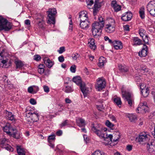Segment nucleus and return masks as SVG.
Returning <instances> with one entry per match:
<instances>
[{"label":"nucleus","instance_id":"f257e3e1","mask_svg":"<svg viewBox=\"0 0 155 155\" xmlns=\"http://www.w3.org/2000/svg\"><path fill=\"white\" fill-rule=\"evenodd\" d=\"M73 81L77 85L79 86L84 97H86L89 93V89L86 87L84 83H82L81 78L79 76L74 77L73 78Z\"/></svg>","mask_w":155,"mask_h":155},{"label":"nucleus","instance_id":"f03ea898","mask_svg":"<svg viewBox=\"0 0 155 155\" xmlns=\"http://www.w3.org/2000/svg\"><path fill=\"white\" fill-rule=\"evenodd\" d=\"M103 24H99L97 22L93 23L92 26V32L94 38H97L101 35L102 28L103 27Z\"/></svg>","mask_w":155,"mask_h":155},{"label":"nucleus","instance_id":"7ed1b4c3","mask_svg":"<svg viewBox=\"0 0 155 155\" xmlns=\"http://www.w3.org/2000/svg\"><path fill=\"white\" fill-rule=\"evenodd\" d=\"M8 54L6 50L2 47L0 48V67L2 68H7V62L8 59L7 57Z\"/></svg>","mask_w":155,"mask_h":155},{"label":"nucleus","instance_id":"20e7f679","mask_svg":"<svg viewBox=\"0 0 155 155\" xmlns=\"http://www.w3.org/2000/svg\"><path fill=\"white\" fill-rule=\"evenodd\" d=\"M106 23L104 26L105 32L109 33L114 32L115 27V22L114 20L111 18H108L107 19Z\"/></svg>","mask_w":155,"mask_h":155},{"label":"nucleus","instance_id":"39448f33","mask_svg":"<svg viewBox=\"0 0 155 155\" xmlns=\"http://www.w3.org/2000/svg\"><path fill=\"white\" fill-rule=\"evenodd\" d=\"M48 13L47 23L50 24H54L55 23V18L57 13L55 8H49L47 12Z\"/></svg>","mask_w":155,"mask_h":155},{"label":"nucleus","instance_id":"423d86ee","mask_svg":"<svg viewBox=\"0 0 155 155\" xmlns=\"http://www.w3.org/2000/svg\"><path fill=\"white\" fill-rule=\"evenodd\" d=\"M12 28V23L2 16H0V30L8 31Z\"/></svg>","mask_w":155,"mask_h":155},{"label":"nucleus","instance_id":"0eeeda50","mask_svg":"<svg viewBox=\"0 0 155 155\" xmlns=\"http://www.w3.org/2000/svg\"><path fill=\"white\" fill-rule=\"evenodd\" d=\"M150 135L146 132H141L137 138V141L140 143L143 144L147 142L150 140Z\"/></svg>","mask_w":155,"mask_h":155},{"label":"nucleus","instance_id":"6e6552de","mask_svg":"<svg viewBox=\"0 0 155 155\" xmlns=\"http://www.w3.org/2000/svg\"><path fill=\"white\" fill-rule=\"evenodd\" d=\"M149 107L146 102H141L139 104L138 107L136 110V112L143 114L148 112Z\"/></svg>","mask_w":155,"mask_h":155},{"label":"nucleus","instance_id":"1a4fd4ad","mask_svg":"<svg viewBox=\"0 0 155 155\" xmlns=\"http://www.w3.org/2000/svg\"><path fill=\"white\" fill-rule=\"evenodd\" d=\"M106 86V82L103 77L99 78L97 80V84L95 86L96 89L98 91H101Z\"/></svg>","mask_w":155,"mask_h":155},{"label":"nucleus","instance_id":"9d476101","mask_svg":"<svg viewBox=\"0 0 155 155\" xmlns=\"http://www.w3.org/2000/svg\"><path fill=\"white\" fill-rule=\"evenodd\" d=\"M147 8L150 15L155 17V1L150 2L147 5Z\"/></svg>","mask_w":155,"mask_h":155},{"label":"nucleus","instance_id":"9b49d317","mask_svg":"<svg viewBox=\"0 0 155 155\" xmlns=\"http://www.w3.org/2000/svg\"><path fill=\"white\" fill-rule=\"evenodd\" d=\"M7 140L5 138H2L0 142V147L2 148H5L8 151H13V148L7 144Z\"/></svg>","mask_w":155,"mask_h":155},{"label":"nucleus","instance_id":"f8f14e48","mask_svg":"<svg viewBox=\"0 0 155 155\" xmlns=\"http://www.w3.org/2000/svg\"><path fill=\"white\" fill-rule=\"evenodd\" d=\"M147 148L151 154H155V140H152L150 143L147 144Z\"/></svg>","mask_w":155,"mask_h":155},{"label":"nucleus","instance_id":"ddd939ff","mask_svg":"<svg viewBox=\"0 0 155 155\" xmlns=\"http://www.w3.org/2000/svg\"><path fill=\"white\" fill-rule=\"evenodd\" d=\"M122 97L126 100L130 106H131L133 102L131 99V94L129 92L124 91L122 90Z\"/></svg>","mask_w":155,"mask_h":155},{"label":"nucleus","instance_id":"4468645a","mask_svg":"<svg viewBox=\"0 0 155 155\" xmlns=\"http://www.w3.org/2000/svg\"><path fill=\"white\" fill-rule=\"evenodd\" d=\"M104 141L103 143L105 145L109 144L112 146L111 143L113 142V135L111 134H106L104 137L103 138Z\"/></svg>","mask_w":155,"mask_h":155},{"label":"nucleus","instance_id":"2eb2a0df","mask_svg":"<svg viewBox=\"0 0 155 155\" xmlns=\"http://www.w3.org/2000/svg\"><path fill=\"white\" fill-rule=\"evenodd\" d=\"M3 130L8 134L10 135L13 131L15 130V128L13 127L10 124H8L3 127Z\"/></svg>","mask_w":155,"mask_h":155},{"label":"nucleus","instance_id":"dca6fc26","mask_svg":"<svg viewBox=\"0 0 155 155\" xmlns=\"http://www.w3.org/2000/svg\"><path fill=\"white\" fill-rule=\"evenodd\" d=\"M132 17V14L130 12H127L122 14L121 18L122 20L125 21L130 20Z\"/></svg>","mask_w":155,"mask_h":155},{"label":"nucleus","instance_id":"f3484780","mask_svg":"<svg viewBox=\"0 0 155 155\" xmlns=\"http://www.w3.org/2000/svg\"><path fill=\"white\" fill-rule=\"evenodd\" d=\"M4 116L5 117L7 120L15 121V116L11 112L6 110L4 112Z\"/></svg>","mask_w":155,"mask_h":155},{"label":"nucleus","instance_id":"a211bd4d","mask_svg":"<svg viewBox=\"0 0 155 155\" xmlns=\"http://www.w3.org/2000/svg\"><path fill=\"white\" fill-rule=\"evenodd\" d=\"M101 7L100 4L98 2V0H95L93 8V14L94 15L97 14Z\"/></svg>","mask_w":155,"mask_h":155},{"label":"nucleus","instance_id":"6ab92c4d","mask_svg":"<svg viewBox=\"0 0 155 155\" xmlns=\"http://www.w3.org/2000/svg\"><path fill=\"white\" fill-rule=\"evenodd\" d=\"M145 31L143 28H141L139 30V33L140 37L142 38L143 41L147 43H148V37L145 35Z\"/></svg>","mask_w":155,"mask_h":155},{"label":"nucleus","instance_id":"aec40b11","mask_svg":"<svg viewBox=\"0 0 155 155\" xmlns=\"http://www.w3.org/2000/svg\"><path fill=\"white\" fill-rule=\"evenodd\" d=\"M113 46L114 48L116 50L121 49L123 48L122 43L120 41H114Z\"/></svg>","mask_w":155,"mask_h":155},{"label":"nucleus","instance_id":"412c9836","mask_svg":"<svg viewBox=\"0 0 155 155\" xmlns=\"http://www.w3.org/2000/svg\"><path fill=\"white\" fill-rule=\"evenodd\" d=\"M79 19L80 21H89L87 14L84 12H81L79 13Z\"/></svg>","mask_w":155,"mask_h":155},{"label":"nucleus","instance_id":"4be33fe9","mask_svg":"<svg viewBox=\"0 0 155 155\" xmlns=\"http://www.w3.org/2000/svg\"><path fill=\"white\" fill-rule=\"evenodd\" d=\"M39 115L38 113L34 112L33 113H31L30 116V118L31 120V121L33 122H37L39 119Z\"/></svg>","mask_w":155,"mask_h":155},{"label":"nucleus","instance_id":"5701e85b","mask_svg":"<svg viewBox=\"0 0 155 155\" xmlns=\"http://www.w3.org/2000/svg\"><path fill=\"white\" fill-rule=\"evenodd\" d=\"M111 6L115 12H117L121 10V6L117 4L115 1H113L112 2Z\"/></svg>","mask_w":155,"mask_h":155},{"label":"nucleus","instance_id":"b1692460","mask_svg":"<svg viewBox=\"0 0 155 155\" xmlns=\"http://www.w3.org/2000/svg\"><path fill=\"white\" fill-rule=\"evenodd\" d=\"M10 136L13 137L16 139H19L21 138L22 136L21 134L19 132H18L16 129L15 130L13 131L11 135Z\"/></svg>","mask_w":155,"mask_h":155},{"label":"nucleus","instance_id":"393cba45","mask_svg":"<svg viewBox=\"0 0 155 155\" xmlns=\"http://www.w3.org/2000/svg\"><path fill=\"white\" fill-rule=\"evenodd\" d=\"M126 116L129 119V120L131 122H135L137 120L136 115L132 114H127Z\"/></svg>","mask_w":155,"mask_h":155},{"label":"nucleus","instance_id":"a878e982","mask_svg":"<svg viewBox=\"0 0 155 155\" xmlns=\"http://www.w3.org/2000/svg\"><path fill=\"white\" fill-rule=\"evenodd\" d=\"M88 44L90 48L92 50H94L96 48V46L94 43V40L93 38H90L88 40Z\"/></svg>","mask_w":155,"mask_h":155},{"label":"nucleus","instance_id":"bb28decb","mask_svg":"<svg viewBox=\"0 0 155 155\" xmlns=\"http://www.w3.org/2000/svg\"><path fill=\"white\" fill-rule=\"evenodd\" d=\"M147 46L145 45H143V47L140 52L139 53V55L141 57H145L147 55Z\"/></svg>","mask_w":155,"mask_h":155},{"label":"nucleus","instance_id":"cd10ccee","mask_svg":"<svg viewBox=\"0 0 155 155\" xmlns=\"http://www.w3.org/2000/svg\"><path fill=\"white\" fill-rule=\"evenodd\" d=\"M90 21H80V27L82 29H85L89 27L90 24Z\"/></svg>","mask_w":155,"mask_h":155},{"label":"nucleus","instance_id":"c85d7f7f","mask_svg":"<svg viewBox=\"0 0 155 155\" xmlns=\"http://www.w3.org/2000/svg\"><path fill=\"white\" fill-rule=\"evenodd\" d=\"M44 62L46 66L48 68H51L54 64L53 61L50 60L49 58H44Z\"/></svg>","mask_w":155,"mask_h":155},{"label":"nucleus","instance_id":"c756f323","mask_svg":"<svg viewBox=\"0 0 155 155\" xmlns=\"http://www.w3.org/2000/svg\"><path fill=\"white\" fill-rule=\"evenodd\" d=\"M16 149L18 155H25V151L22 147L17 146L16 147Z\"/></svg>","mask_w":155,"mask_h":155},{"label":"nucleus","instance_id":"7c9ffc66","mask_svg":"<svg viewBox=\"0 0 155 155\" xmlns=\"http://www.w3.org/2000/svg\"><path fill=\"white\" fill-rule=\"evenodd\" d=\"M76 122L78 126L79 127H82L85 125V120L82 118H78L76 120Z\"/></svg>","mask_w":155,"mask_h":155},{"label":"nucleus","instance_id":"2f4dec72","mask_svg":"<svg viewBox=\"0 0 155 155\" xmlns=\"http://www.w3.org/2000/svg\"><path fill=\"white\" fill-rule=\"evenodd\" d=\"M105 60V58L101 56L100 57L99 60V62L98 64V66L100 68L102 67L106 62Z\"/></svg>","mask_w":155,"mask_h":155},{"label":"nucleus","instance_id":"473e14b6","mask_svg":"<svg viewBox=\"0 0 155 155\" xmlns=\"http://www.w3.org/2000/svg\"><path fill=\"white\" fill-rule=\"evenodd\" d=\"M113 101L118 106L120 107L121 105L122 102L120 98L114 97L113 98Z\"/></svg>","mask_w":155,"mask_h":155},{"label":"nucleus","instance_id":"72a5a7b5","mask_svg":"<svg viewBox=\"0 0 155 155\" xmlns=\"http://www.w3.org/2000/svg\"><path fill=\"white\" fill-rule=\"evenodd\" d=\"M133 40L134 42V45H140L142 44L141 41L138 37H134L133 38Z\"/></svg>","mask_w":155,"mask_h":155},{"label":"nucleus","instance_id":"f704fd0d","mask_svg":"<svg viewBox=\"0 0 155 155\" xmlns=\"http://www.w3.org/2000/svg\"><path fill=\"white\" fill-rule=\"evenodd\" d=\"M140 88L142 89L141 93L143 96L145 97H147L149 93V91L148 88H145L142 89L141 87H140Z\"/></svg>","mask_w":155,"mask_h":155},{"label":"nucleus","instance_id":"c9c22d12","mask_svg":"<svg viewBox=\"0 0 155 155\" xmlns=\"http://www.w3.org/2000/svg\"><path fill=\"white\" fill-rule=\"evenodd\" d=\"M64 92L67 93H71L73 92L74 89L72 87L69 86H66L64 88Z\"/></svg>","mask_w":155,"mask_h":155},{"label":"nucleus","instance_id":"e433bc0d","mask_svg":"<svg viewBox=\"0 0 155 155\" xmlns=\"http://www.w3.org/2000/svg\"><path fill=\"white\" fill-rule=\"evenodd\" d=\"M120 134L119 132H117L113 136V142H116L120 138Z\"/></svg>","mask_w":155,"mask_h":155},{"label":"nucleus","instance_id":"4c0bfd02","mask_svg":"<svg viewBox=\"0 0 155 155\" xmlns=\"http://www.w3.org/2000/svg\"><path fill=\"white\" fill-rule=\"evenodd\" d=\"M15 63L17 68H21L24 65L23 63L20 60H17L15 61Z\"/></svg>","mask_w":155,"mask_h":155},{"label":"nucleus","instance_id":"58836bf2","mask_svg":"<svg viewBox=\"0 0 155 155\" xmlns=\"http://www.w3.org/2000/svg\"><path fill=\"white\" fill-rule=\"evenodd\" d=\"M144 8L143 7L141 8L139 11V13L140 18L143 19L145 17Z\"/></svg>","mask_w":155,"mask_h":155},{"label":"nucleus","instance_id":"ea45409f","mask_svg":"<svg viewBox=\"0 0 155 155\" xmlns=\"http://www.w3.org/2000/svg\"><path fill=\"white\" fill-rule=\"evenodd\" d=\"M44 68L45 66L44 65L40 64L38 66V72L40 74L43 73L45 71Z\"/></svg>","mask_w":155,"mask_h":155},{"label":"nucleus","instance_id":"a19ab883","mask_svg":"<svg viewBox=\"0 0 155 155\" xmlns=\"http://www.w3.org/2000/svg\"><path fill=\"white\" fill-rule=\"evenodd\" d=\"M94 0H86L87 7L89 9L91 8V6L94 3Z\"/></svg>","mask_w":155,"mask_h":155},{"label":"nucleus","instance_id":"79ce46f5","mask_svg":"<svg viewBox=\"0 0 155 155\" xmlns=\"http://www.w3.org/2000/svg\"><path fill=\"white\" fill-rule=\"evenodd\" d=\"M96 134L101 138L104 137L107 134L106 133H104L103 131L99 130L97 131Z\"/></svg>","mask_w":155,"mask_h":155},{"label":"nucleus","instance_id":"37998d69","mask_svg":"<svg viewBox=\"0 0 155 155\" xmlns=\"http://www.w3.org/2000/svg\"><path fill=\"white\" fill-rule=\"evenodd\" d=\"M38 24L39 28H43L44 27L45 21L42 19L39 20Z\"/></svg>","mask_w":155,"mask_h":155},{"label":"nucleus","instance_id":"c03bdc74","mask_svg":"<svg viewBox=\"0 0 155 155\" xmlns=\"http://www.w3.org/2000/svg\"><path fill=\"white\" fill-rule=\"evenodd\" d=\"M91 155H105V154L102 151L97 150L95 151Z\"/></svg>","mask_w":155,"mask_h":155},{"label":"nucleus","instance_id":"a18cd8bd","mask_svg":"<svg viewBox=\"0 0 155 155\" xmlns=\"http://www.w3.org/2000/svg\"><path fill=\"white\" fill-rule=\"evenodd\" d=\"M72 57L73 60L76 61L78 59H79V58L80 57V55L79 54L76 53L72 54Z\"/></svg>","mask_w":155,"mask_h":155},{"label":"nucleus","instance_id":"49530a36","mask_svg":"<svg viewBox=\"0 0 155 155\" xmlns=\"http://www.w3.org/2000/svg\"><path fill=\"white\" fill-rule=\"evenodd\" d=\"M119 69L122 72H126L128 71V69L124 67V66L120 65L119 66Z\"/></svg>","mask_w":155,"mask_h":155},{"label":"nucleus","instance_id":"de8ad7c7","mask_svg":"<svg viewBox=\"0 0 155 155\" xmlns=\"http://www.w3.org/2000/svg\"><path fill=\"white\" fill-rule=\"evenodd\" d=\"M55 140V135H52L49 136L48 138V142H54Z\"/></svg>","mask_w":155,"mask_h":155},{"label":"nucleus","instance_id":"09e8293b","mask_svg":"<svg viewBox=\"0 0 155 155\" xmlns=\"http://www.w3.org/2000/svg\"><path fill=\"white\" fill-rule=\"evenodd\" d=\"M141 68L140 71L141 73H143L144 74H146V73L148 71V69L146 68L145 66H143V67Z\"/></svg>","mask_w":155,"mask_h":155},{"label":"nucleus","instance_id":"8fccbe9b","mask_svg":"<svg viewBox=\"0 0 155 155\" xmlns=\"http://www.w3.org/2000/svg\"><path fill=\"white\" fill-rule=\"evenodd\" d=\"M105 124L106 126H107V127H110L111 129H113V127L114 126V124H112L108 120H107L106 121L105 123Z\"/></svg>","mask_w":155,"mask_h":155},{"label":"nucleus","instance_id":"3c124183","mask_svg":"<svg viewBox=\"0 0 155 155\" xmlns=\"http://www.w3.org/2000/svg\"><path fill=\"white\" fill-rule=\"evenodd\" d=\"M76 66L75 65L71 66L70 68L71 71L72 73H75L76 71Z\"/></svg>","mask_w":155,"mask_h":155},{"label":"nucleus","instance_id":"603ef678","mask_svg":"<svg viewBox=\"0 0 155 155\" xmlns=\"http://www.w3.org/2000/svg\"><path fill=\"white\" fill-rule=\"evenodd\" d=\"M99 22H98L99 24L102 23L103 24V26L104 24V18L101 17H99L98 18Z\"/></svg>","mask_w":155,"mask_h":155},{"label":"nucleus","instance_id":"864d4df0","mask_svg":"<svg viewBox=\"0 0 155 155\" xmlns=\"http://www.w3.org/2000/svg\"><path fill=\"white\" fill-rule=\"evenodd\" d=\"M65 51V48L64 47H60L59 49L58 50V51L60 54L62 53L63 52Z\"/></svg>","mask_w":155,"mask_h":155},{"label":"nucleus","instance_id":"5fc2aeb1","mask_svg":"<svg viewBox=\"0 0 155 155\" xmlns=\"http://www.w3.org/2000/svg\"><path fill=\"white\" fill-rule=\"evenodd\" d=\"M34 88L33 86L29 87L28 89V91L30 93L33 94Z\"/></svg>","mask_w":155,"mask_h":155},{"label":"nucleus","instance_id":"6e6d98bb","mask_svg":"<svg viewBox=\"0 0 155 155\" xmlns=\"http://www.w3.org/2000/svg\"><path fill=\"white\" fill-rule=\"evenodd\" d=\"M34 59L36 61H38L41 59V57L38 55H35L34 56Z\"/></svg>","mask_w":155,"mask_h":155},{"label":"nucleus","instance_id":"4d7b16f0","mask_svg":"<svg viewBox=\"0 0 155 155\" xmlns=\"http://www.w3.org/2000/svg\"><path fill=\"white\" fill-rule=\"evenodd\" d=\"M43 88L45 92L48 93L49 91V88L47 86H44Z\"/></svg>","mask_w":155,"mask_h":155},{"label":"nucleus","instance_id":"13d9d810","mask_svg":"<svg viewBox=\"0 0 155 155\" xmlns=\"http://www.w3.org/2000/svg\"><path fill=\"white\" fill-rule=\"evenodd\" d=\"M68 121V120H65L60 125V127L61 128L62 127L66 125L67 124Z\"/></svg>","mask_w":155,"mask_h":155},{"label":"nucleus","instance_id":"bf43d9fd","mask_svg":"<svg viewBox=\"0 0 155 155\" xmlns=\"http://www.w3.org/2000/svg\"><path fill=\"white\" fill-rule=\"evenodd\" d=\"M91 130L94 132L96 133L98 130H97L96 128L95 127L94 124H92L91 126Z\"/></svg>","mask_w":155,"mask_h":155},{"label":"nucleus","instance_id":"052dcab7","mask_svg":"<svg viewBox=\"0 0 155 155\" xmlns=\"http://www.w3.org/2000/svg\"><path fill=\"white\" fill-rule=\"evenodd\" d=\"M33 87L34 88V92L33 94L36 93L37 91H38L39 90V88L37 86H35L33 85Z\"/></svg>","mask_w":155,"mask_h":155},{"label":"nucleus","instance_id":"680f3d73","mask_svg":"<svg viewBox=\"0 0 155 155\" xmlns=\"http://www.w3.org/2000/svg\"><path fill=\"white\" fill-rule=\"evenodd\" d=\"M29 101L30 103L32 105H35L36 104L37 102L33 98L31 99Z\"/></svg>","mask_w":155,"mask_h":155},{"label":"nucleus","instance_id":"e2e57ef3","mask_svg":"<svg viewBox=\"0 0 155 155\" xmlns=\"http://www.w3.org/2000/svg\"><path fill=\"white\" fill-rule=\"evenodd\" d=\"M143 66L142 65H140L138 64H137L135 66V68L137 70H140L141 71V68H142L141 67H143Z\"/></svg>","mask_w":155,"mask_h":155},{"label":"nucleus","instance_id":"0e129e2a","mask_svg":"<svg viewBox=\"0 0 155 155\" xmlns=\"http://www.w3.org/2000/svg\"><path fill=\"white\" fill-rule=\"evenodd\" d=\"M58 60L60 62H62L64 61V58L63 56H61L58 57Z\"/></svg>","mask_w":155,"mask_h":155},{"label":"nucleus","instance_id":"69168bd1","mask_svg":"<svg viewBox=\"0 0 155 155\" xmlns=\"http://www.w3.org/2000/svg\"><path fill=\"white\" fill-rule=\"evenodd\" d=\"M25 23L26 25H27L28 27L31 26L30 21L29 19H27L25 20Z\"/></svg>","mask_w":155,"mask_h":155},{"label":"nucleus","instance_id":"338daca9","mask_svg":"<svg viewBox=\"0 0 155 155\" xmlns=\"http://www.w3.org/2000/svg\"><path fill=\"white\" fill-rule=\"evenodd\" d=\"M132 148V146L131 145H128L126 147V149L128 151H131Z\"/></svg>","mask_w":155,"mask_h":155},{"label":"nucleus","instance_id":"774afa93","mask_svg":"<svg viewBox=\"0 0 155 155\" xmlns=\"http://www.w3.org/2000/svg\"><path fill=\"white\" fill-rule=\"evenodd\" d=\"M124 28L125 31H128L129 30V27L128 25H126L124 26Z\"/></svg>","mask_w":155,"mask_h":155}]
</instances>
